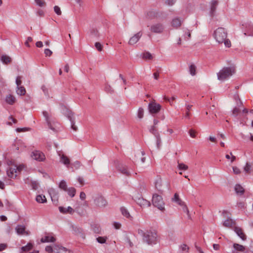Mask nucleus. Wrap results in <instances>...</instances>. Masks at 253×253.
<instances>
[{
  "mask_svg": "<svg viewBox=\"0 0 253 253\" xmlns=\"http://www.w3.org/2000/svg\"><path fill=\"white\" fill-rule=\"evenodd\" d=\"M213 37L218 43H224L225 46L227 47L231 46V42L227 39V33L224 28L222 27L217 28L213 32Z\"/></svg>",
  "mask_w": 253,
  "mask_h": 253,
  "instance_id": "nucleus-1",
  "label": "nucleus"
},
{
  "mask_svg": "<svg viewBox=\"0 0 253 253\" xmlns=\"http://www.w3.org/2000/svg\"><path fill=\"white\" fill-rule=\"evenodd\" d=\"M235 72L236 69L234 66L223 67L217 74L218 80L221 81H224L233 76Z\"/></svg>",
  "mask_w": 253,
  "mask_h": 253,
  "instance_id": "nucleus-2",
  "label": "nucleus"
},
{
  "mask_svg": "<svg viewBox=\"0 0 253 253\" xmlns=\"http://www.w3.org/2000/svg\"><path fill=\"white\" fill-rule=\"evenodd\" d=\"M240 27L245 36L253 37V24L251 22H242Z\"/></svg>",
  "mask_w": 253,
  "mask_h": 253,
  "instance_id": "nucleus-3",
  "label": "nucleus"
},
{
  "mask_svg": "<svg viewBox=\"0 0 253 253\" xmlns=\"http://www.w3.org/2000/svg\"><path fill=\"white\" fill-rule=\"evenodd\" d=\"M157 235L154 230H147L143 238V241L148 245L155 244L156 243Z\"/></svg>",
  "mask_w": 253,
  "mask_h": 253,
  "instance_id": "nucleus-4",
  "label": "nucleus"
},
{
  "mask_svg": "<svg viewBox=\"0 0 253 253\" xmlns=\"http://www.w3.org/2000/svg\"><path fill=\"white\" fill-rule=\"evenodd\" d=\"M24 168V165L11 166L7 170V174L11 178H15L17 174Z\"/></svg>",
  "mask_w": 253,
  "mask_h": 253,
  "instance_id": "nucleus-5",
  "label": "nucleus"
},
{
  "mask_svg": "<svg viewBox=\"0 0 253 253\" xmlns=\"http://www.w3.org/2000/svg\"><path fill=\"white\" fill-rule=\"evenodd\" d=\"M152 204L154 206L159 210L163 211L165 210V203L161 196L158 194H154L152 198Z\"/></svg>",
  "mask_w": 253,
  "mask_h": 253,
  "instance_id": "nucleus-6",
  "label": "nucleus"
},
{
  "mask_svg": "<svg viewBox=\"0 0 253 253\" xmlns=\"http://www.w3.org/2000/svg\"><path fill=\"white\" fill-rule=\"evenodd\" d=\"M94 203L97 207L102 208L107 205V202L102 195L98 194L94 197Z\"/></svg>",
  "mask_w": 253,
  "mask_h": 253,
  "instance_id": "nucleus-7",
  "label": "nucleus"
},
{
  "mask_svg": "<svg viewBox=\"0 0 253 253\" xmlns=\"http://www.w3.org/2000/svg\"><path fill=\"white\" fill-rule=\"evenodd\" d=\"M43 116L46 119V123L49 128L53 131H56L57 129L59 128V124L57 123L53 122V123L50 121L48 114L47 112L44 111L42 113Z\"/></svg>",
  "mask_w": 253,
  "mask_h": 253,
  "instance_id": "nucleus-8",
  "label": "nucleus"
},
{
  "mask_svg": "<svg viewBox=\"0 0 253 253\" xmlns=\"http://www.w3.org/2000/svg\"><path fill=\"white\" fill-rule=\"evenodd\" d=\"M154 184L155 188L160 192H163L167 186V184L164 183L162 178L159 176L156 177Z\"/></svg>",
  "mask_w": 253,
  "mask_h": 253,
  "instance_id": "nucleus-9",
  "label": "nucleus"
},
{
  "mask_svg": "<svg viewBox=\"0 0 253 253\" xmlns=\"http://www.w3.org/2000/svg\"><path fill=\"white\" fill-rule=\"evenodd\" d=\"M48 192L53 204L55 205H57L59 199L58 191L53 188H50L48 189Z\"/></svg>",
  "mask_w": 253,
  "mask_h": 253,
  "instance_id": "nucleus-10",
  "label": "nucleus"
},
{
  "mask_svg": "<svg viewBox=\"0 0 253 253\" xmlns=\"http://www.w3.org/2000/svg\"><path fill=\"white\" fill-rule=\"evenodd\" d=\"M161 109L160 104L157 103L155 101L149 103L148 109L151 114H157Z\"/></svg>",
  "mask_w": 253,
  "mask_h": 253,
  "instance_id": "nucleus-11",
  "label": "nucleus"
},
{
  "mask_svg": "<svg viewBox=\"0 0 253 253\" xmlns=\"http://www.w3.org/2000/svg\"><path fill=\"white\" fill-rule=\"evenodd\" d=\"M31 157L37 161H42L45 159V156L43 153L39 151H34L31 154Z\"/></svg>",
  "mask_w": 253,
  "mask_h": 253,
  "instance_id": "nucleus-12",
  "label": "nucleus"
},
{
  "mask_svg": "<svg viewBox=\"0 0 253 253\" xmlns=\"http://www.w3.org/2000/svg\"><path fill=\"white\" fill-rule=\"evenodd\" d=\"M142 33L141 31L138 32L136 34H134L132 37H131L128 41V44L129 45H132L136 43L139 40V39L142 37Z\"/></svg>",
  "mask_w": 253,
  "mask_h": 253,
  "instance_id": "nucleus-13",
  "label": "nucleus"
},
{
  "mask_svg": "<svg viewBox=\"0 0 253 253\" xmlns=\"http://www.w3.org/2000/svg\"><path fill=\"white\" fill-rule=\"evenodd\" d=\"M150 30L153 33H161L164 30V26L160 23L155 24L151 26Z\"/></svg>",
  "mask_w": 253,
  "mask_h": 253,
  "instance_id": "nucleus-14",
  "label": "nucleus"
},
{
  "mask_svg": "<svg viewBox=\"0 0 253 253\" xmlns=\"http://www.w3.org/2000/svg\"><path fill=\"white\" fill-rule=\"evenodd\" d=\"M135 201L136 203L142 208L149 207L150 206V202L142 197H138Z\"/></svg>",
  "mask_w": 253,
  "mask_h": 253,
  "instance_id": "nucleus-15",
  "label": "nucleus"
},
{
  "mask_svg": "<svg viewBox=\"0 0 253 253\" xmlns=\"http://www.w3.org/2000/svg\"><path fill=\"white\" fill-rule=\"evenodd\" d=\"M58 155L60 157V162L66 166L67 167H68L70 164L69 158L64 154H61V153H59Z\"/></svg>",
  "mask_w": 253,
  "mask_h": 253,
  "instance_id": "nucleus-16",
  "label": "nucleus"
},
{
  "mask_svg": "<svg viewBox=\"0 0 253 253\" xmlns=\"http://www.w3.org/2000/svg\"><path fill=\"white\" fill-rule=\"evenodd\" d=\"M25 227L23 225H18L16 228L15 230L18 235H26L29 234L28 231L25 230Z\"/></svg>",
  "mask_w": 253,
  "mask_h": 253,
  "instance_id": "nucleus-17",
  "label": "nucleus"
},
{
  "mask_svg": "<svg viewBox=\"0 0 253 253\" xmlns=\"http://www.w3.org/2000/svg\"><path fill=\"white\" fill-rule=\"evenodd\" d=\"M59 210L60 212L64 213V214H66V213L73 214L75 211L70 206L68 207L67 208H65L63 207H59Z\"/></svg>",
  "mask_w": 253,
  "mask_h": 253,
  "instance_id": "nucleus-18",
  "label": "nucleus"
},
{
  "mask_svg": "<svg viewBox=\"0 0 253 253\" xmlns=\"http://www.w3.org/2000/svg\"><path fill=\"white\" fill-rule=\"evenodd\" d=\"M182 22L183 20L181 19L176 17L172 20L171 24L173 28H178L181 26Z\"/></svg>",
  "mask_w": 253,
  "mask_h": 253,
  "instance_id": "nucleus-19",
  "label": "nucleus"
},
{
  "mask_svg": "<svg viewBox=\"0 0 253 253\" xmlns=\"http://www.w3.org/2000/svg\"><path fill=\"white\" fill-rule=\"evenodd\" d=\"M234 231L236 233L239 237L243 240H245L246 239V236L243 232L242 229L238 227H235L234 228Z\"/></svg>",
  "mask_w": 253,
  "mask_h": 253,
  "instance_id": "nucleus-20",
  "label": "nucleus"
},
{
  "mask_svg": "<svg viewBox=\"0 0 253 253\" xmlns=\"http://www.w3.org/2000/svg\"><path fill=\"white\" fill-rule=\"evenodd\" d=\"M13 146L17 150H22L26 147L25 144L21 140H16L13 144Z\"/></svg>",
  "mask_w": 253,
  "mask_h": 253,
  "instance_id": "nucleus-21",
  "label": "nucleus"
},
{
  "mask_svg": "<svg viewBox=\"0 0 253 253\" xmlns=\"http://www.w3.org/2000/svg\"><path fill=\"white\" fill-rule=\"evenodd\" d=\"M218 2L217 0H212L211 2V15L213 16L215 11L216 6H217Z\"/></svg>",
  "mask_w": 253,
  "mask_h": 253,
  "instance_id": "nucleus-22",
  "label": "nucleus"
},
{
  "mask_svg": "<svg viewBox=\"0 0 253 253\" xmlns=\"http://www.w3.org/2000/svg\"><path fill=\"white\" fill-rule=\"evenodd\" d=\"M235 225V222L232 219L228 218L226 219L223 223V225L227 228H232L234 225Z\"/></svg>",
  "mask_w": 253,
  "mask_h": 253,
  "instance_id": "nucleus-23",
  "label": "nucleus"
},
{
  "mask_svg": "<svg viewBox=\"0 0 253 253\" xmlns=\"http://www.w3.org/2000/svg\"><path fill=\"white\" fill-rule=\"evenodd\" d=\"M67 250L65 248L58 245L54 246V253H66Z\"/></svg>",
  "mask_w": 253,
  "mask_h": 253,
  "instance_id": "nucleus-24",
  "label": "nucleus"
},
{
  "mask_svg": "<svg viewBox=\"0 0 253 253\" xmlns=\"http://www.w3.org/2000/svg\"><path fill=\"white\" fill-rule=\"evenodd\" d=\"M5 100L7 104L12 105L15 102L16 99L14 96L8 94L6 96Z\"/></svg>",
  "mask_w": 253,
  "mask_h": 253,
  "instance_id": "nucleus-25",
  "label": "nucleus"
},
{
  "mask_svg": "<svg viewBox=\"0 0 253 253\" xmlns=\"http://www.w3.org/2000/svg\"><path fill=\"white\" fill-rule=\"evenodd\" d=\"M41 241L42 243L54 242L55 241V238L52 236H46L42 238Z\"/></svg>",
  "mask_w": 253,
  "mask_h": 253,
  "instance_id": "nucleus-26",
  "label": "nucleus"
},
{
  "mask_svg": "<svg viewBox=\"0 0 253 253\" xmlns=\"http://www.w3.org/2000/svg\"><path fill=\"white\" fill-rule=\"evenodd\" d=\"M172 201L176 203L180 206H182L183 205V202L179 198V195L177 193H175L173 198L172 199Z\"/></svg>",
  "mask_w": 253,
  "mask_h": 253,
  "instance_id": "nucleus-27",
  "label": "nucleus"
},
{
  "mask_svg": "<svg viewBox=\"0 0 253 253\" xmlns=\"http://www.w3.org/2000/svg\"><path fill=\"white\" fill-rule=\"evenodd\" d=\"M0 60L4 64H7L11 61V58L6 55H2L1 56Z\"/></svg>",
  "mask_w": 253,
  "mask_h": 253,
  "instance_id": "nucleus-28",
  "label": "nucleus"
},
{
  "mask_svg": "<svg viewBox=\"0 0 253 253\" xmlns=\"http://www.w3.org/2000/svg\"><path fill=\"white\" fill-rule=\"evenodd\" d=\"M58 187L61 190H62L64 191H66L68 188L66 182L64 180H61L59 182Z\"/></svg>",
  "mask_w": 253,
  "mask_h": 253,
  "instance_id": "nucleus-29",
  "label": "nucleus"
},
{
  "mask_svg": "<svg viewBox=\"0 0 253 253\" xmlns=\"http://www.w3.org/2000/svg\"><path fill=\"white\" fill-rule=\"evenodd\" d=\"M67 192L68 194L72 198L74 197L76 194V190L74 187H69L65 191Z\"/></svg>",
  "mask_w": 253,
  "mask_h": 253,
  "instance_id": "nucleus-30",
  "label": "nucleus"
},
{
  "mask_svg": "<svg viewBox=\"0 0 253 253\" xmlns=\"http://www.w3.org/2000/svg\"><path fill=\"white\" fill-rule=\"evenodd\" d=\"M36 201L39 203H44L46 202V199L45 196L42 195H39L36 197Z\"/></svg>",
  "mask_w": 253,
  "mask_h": 253,
  "instance_id": "nucleus-31",
  "label": "nucleus"
},
{
  "mask_svg": "<svg viewBox=\"0 0 253 253\" xmlns=\"http://www.w3.org/2000/svg\"><path fill=\"white\" fill-rule=\"evenodd\" d=\"M235 190L237 194H239L240 195H242L244 193V188L240 184H236L235 185Z\"/></svg>",
  "mask_w": 253,
  "mask_h": 253,
  "instance_id": "nucleus-32",
  "label": "nucleus"
},
{
  "mask_svg": "<svg viewBox=\"0 0 253 253\" xmlns=\"http://www.w3.org/2000/svg\"><path fill=\"white\" fill-rule=\"evenodd\" d=\"M189 71L191 76H195L196 74V66L193 64H190L189 67Z\"/></svg>",
  "mask_w": 253,
  "mask_h": 253,
  "instance_id": "nucleus-33",
  "label": "nucleus"
},
{
  "mask_svg": "<svg viewBox=\"0 0 253 253\" xmlns=\"http://www.w3.org/2000/svg\"><path fill=\"white\" fill-rule=\"evenodd\" d=\"M16 93L20 95H23L26 93V90L24 87L22 86H17Z\"/></svg>",
  "mask_w": 253,
  "mask_h": 253,
  "instance_id": "nucleus-34",
  "label": "nucleus"
},
{
  "mask_svg": "<svg viewBox=\"0 0 253 253\" xmlns=\"http://www.w3.org/2000/svg\"><path fill=\"white\" fill-rule=\"evenodd\" d=\"M33 248V245L31 243H29L27 245L22 247L21 248V250L23 252H28L32 250Z\"/></svg>",
  "mask_w": 253,
  "mask_h": 253,
  "instance_id": "nucleus-35",
  "label": "nucleus"
},
{
  "mask_svg": "<svg viewBox=\"0 0 253 253\" xmlns=\"http://www.w3.org/2000/svg\"><path fill=\"white\" fill-rule=\"evenodd\" d=\"M234 249L237 251L244 252L245 248L243 245L235 243L233 244Z\"/></svg>",
  "mask_w": 253,
  "mask_h": 253,
  "instance_id": "nucleus-36",
  "label": "nucleus"
},
{
  "mask_svg": "<svg viewBox=\"0 0 253 253\" xmlns=\"http://www.w3.org/2000/svg\"><path fill=\"white\" fill-rule=\"evenodd\" d=\"M121 211L122 212V214L127 218H129L130 217V215L128 211L125 208L122 207L121 208Z\"/></svg>",
  "mask_w": 253,
  "mask_h": 253,
  "instance_id": "nucleus-37",
  "label": "nucleus"
},
{
  "mask_svg": "<svg viewBox=\"0 0 253 253\" xmlns=\"http://www.w3.org/2000/svg\"><path fill=\"white\" fill-rule=\"evenodd\" d=\"M244 169L246 173H250L252 171V165L249 163H247Z\"/></svg>",
  "mask_w": 253,
  "mask_h": 253,
  "instance_id": "nucleus-38",
  "label": "nucleus"
},
{
  "mask_svg": "<svg viewBox=\"0 0 253 253\" xmlns=\"http://www.w3.org/2000/svg\"><path fill=\"white\" fill-rule=\"evenodd\" d=\"M149 130L150 132L152 133L155 137L160 135L157 130L156 129L155 126H151Z\"/></svg>",
  "mask_w": 253,
  "mask_h": 253,
  "instance_id": "nucleus-39",
  "label": "nucleus"
},
{
  "mask_svg": "<svg viewBox=\"0 0 253 253\" xmlns=\"http://www.w3.org/2000/svg\"><path fill=\"white\" fill-rule=\"evenodd\" d=\"M37 5L40 7H43L46 5V2L44 0H35Z\"/></svg>",
  "mask_w": 253,
  "mask_h": 253,
  "instance_id": "nucleus-40",
  "label": "nucleus"
},
{
  "mask_svg": "<svg viewBox=\"0 0 253 253\" xmlns=\"http://www.w3.org/2000/svg\"><path fill=\"white\" fill-rule=\"evenodd\" d=\"M118 169L122 173L125 174L127 176L129 175V172L128 171L126 167L119 168Z\"/></svg>",
  "mask_w": 253,
  "mask_h": 253,
  "instance_id": "nucleus-41",
  "label": "nucleus"
},
{
  "mask_svg": "<svg viewBox=\"0 0 253 253\" xmlns=\"http://www.w3.org/2000/svg\"><path fill=\"white\" fill-rule=\"evenodd\" d=\"M178 168L179 169L186 170L188 169V167L183 163H178Z\"/></svg>",
  "mask_w": 253,
  "mask_h": 253,
  "instance_id": "nucleus-42",
  "label": "nucleus"
},
{
  "mask_svg": "<svg viewBox=\"0 0 253 253\" xmlns=\"http://www.w3.org/2000/svg\"><path fill=\"white\" fill-rule=\"evenodd\" d=\"M104 89L108 92L113 93L114 92L113 89L112 88L111 85L108 84H106Z\"/></svg>",
  "mask_w": 253,
  "mask_h": 253,
  "instance_id": "nucleus-43",
  "label": "nucleus"
},
{
  "mask_svg": "<svg viewBox=\"0 0 253 253\" xmlns=\"http://www.w3.org/2000/svg\"><path fill=\"white\" fill-rule=\"evenodd\" d=\"M144 110L142 108H139L137 112V117L140 119L143 117Z\"/></svg>",
  "mask_w": 253,
  "mask_h": 253,
  "instance_id": "nucleus-44",
  "label": "nucleus"
},
{
  "mask_svg": "<svg viewBox=\"0 0 253 253\" xmlns=\"http://www.w3.org/2000/svg\"><path fill=\"white\" fill-rule=\"evenodd\" d=\"M143 58L147 60H150L152 59V55L149 52H145L143 53Z\"/></svg>",
  "mask_w": 253,
  "mask_h": 253,
  "instance_id": "nucleus-45",
  "label": "nucleus"
},
{
  "mask_svg": "<svg viewBox=\"0 0 253 253\" xmlns=\"http://www.w3.org/2000/svg\"><path fill=\"white\" fill-rule=\"evenodd\" d=\"M106 239H107L106 237H99L96 238V240L98 243H99L100 244H103V243H105V242L106 241Z\"/></svg>",
  "mask_w": 253,
  "mask_h": 253,
  "instance_id": "nucleus-46",
  "label": "nucleus"
},
{
  "mask_svg": "<svg viewBox=\"0 0 253 253\" xmlns=\"http://www.w3.org/2000/svg\"><path fill=\"white\" fill-rule=\"evenodd\" d=\"M156 138V144L158 149H160L161 147V139L160 135H159L158 136L155 137Z\"/></svg>",
  "mask_w": 253,
  "mask_h": 253,
  "instance_id": "nucleus-47",
  "label": "nucleus"
},
{
  "mask_svg": "<svg viewBox=\"0 0 253 253\" xmlns=\"http://www.w3.org/2000/svg\"><path fill=\"white\" fill-rule=\"evenodd\" d=\"M95 46L96 48L99 51H101L102 50L103 46L100 42H95Z\"/></svg>",
  "mask_w": 253,
  "mask_h": 253,
  "instance_id": "nucleus-48",
  "label": "nucleus"
},
{
  "mask_svg": "<svg viewBox=\"0 0 253 253\" xmlns=\"http://www.w3.org/2000/svg\"><path fill=\"white\" fill-rule=\"evenodd\" d=\"M240 112V109L238 107H235L232 111V115L235 116H237Z\"/></svg>",
  "mask_w": 253,
  "mask_h": 253,
  "instance_id": "nucleus-49",
  "label": "nucleus"
},
{
  "mask_svg": "<svg viewBox=\"0 0 253 253\" xmlns=\"http://www.w3.org/2000/svg\"><path fill=\"white\" fill-rule=\"evenodd\" d=\"M70 120L71 123V127H72V128L73 130L76 131L77 130V129H78V127H77V126H75V122L74 121V120H73L72 119V118H70Z\"/></svg>",
  "mask_w": 253,
  "mask_h": 253,
  "instance_id": "nucleus-50",
  "label": "nucleus"
},
{
  "mask_svg": "<svg viewBox=\"0 0 253 253\" xmlns=\"http://www.w3.org/2000/svg\"><path fill=\"white\" fill-rule=\"evenodd\" d=\"M185 32V35L184 36L185 39L186 40H188V39H190L191 33H190V31L188 29H186Z\"/></svg>",
  "mask_w": 253,
  "mask_h": 253,
  "instance_id": "nucleus-51",
  "label": "nucleus"
},
{
  "mask_svg": "<svg viewBox=\"0 0 253 253\" xmlns=\"http://www.w3.org/2000/svg\"><path fill=\"white\" fill-rule=\"evenodd\" d=\"M54 11L58 15H60L61 14V11L60 8L58 6H55L54 7Z\"/></svg>",
  "mask_w": 253,
  "mask_h": 253,
  "instance_id": "nucleus-52",
  "label": "nucleus"
},
{
  "mask_svg": "<svg viewBox=\"0 0 253 253\" xmlns=\"http://www.w3.org/2000/svg\"><path fill=\"white\" fill-rule=\"evenodd\" d=\"M21 79H22V77L21 76H18L16 78V84L17 87H18L19 86H20L22 84Z\"/></svg>",
  "mask_w": 253,
  "mask_h": 253,
  "instance_id": "nucleus-53",
  "label": "nucleus"
},
{
  "mask_svg": "<svg viewBox=\"0 0 253 253\" xmlns=\"http://www.w3.org/2000/svg\"><path fill=\"white\" fill-rule=\"evenodd\" d=\"M190 136L192 138H195L196 136V131L193 129H190L189 131Z\"/></svg>",
  "mask_w": 253,
  "mask_h": 253,
  "instance_id": "nucleus-54",
  "label": "nucleus"
},
{
  "mask_svg": "<svg viewBox=\"0 0 253 253\" xmlns=\"http://www.w3.org/2000/svg\"><path fill=\"white\" fill-rule=\"evenodd\" d=\"M90 34L94 36L98 37V32L96 29H92L90 31Z\"/></svg>",
  "mask_w": 253,
  "mask_h": 253,
  "instance_id": "nucleus-55",
  "label": "nucleus"
},
{
  "mask_svg": "<svg viewBox=\"0 0 253 253\" xmlns=\"http://www.w3.org/2000/svg\"><path fill=\"white\" fill-rule=\"evenodd\" d=\"M45 250L46 252H47L49 253H51L54 252V247L52 248L50 246H48L46 247Z\"/></svg>",
  "mask_w": 253,
  "mask_h": 253,
  "instance_id": "nucleus-56",
  "label": "nucleus"
},
{
  "mask_svg": "<svg viewBox=\"0 0 253 253\" xmlns=\"http://www.w3.org/2000/svg\"><path fill=\"white\" fill-rule=\"evenodd\" d=\"M44 53L47 56H50L52 54V52L48 48L45 49Z\"/></svg>",
  "mask_w": 253,
  "mask_h": 253,
  "instance_id": "nucleus-57",
  "label": "nucleus"
},
{
  "mask_svg": "<svg viewBox=\"0 0 253 253\" xmlns=\"http://www.w3.org/2000/svg\"><path fill=\"white\" fill-rule=\"evenodd\" d=\"M233 172L236 174H238L241 173L240 169L236 167H233L232 168Z\"/></svg>",
  "mask_w": 253,
  "mask_h": 253,
  "instance_id": "nucleus-58",
  "label": "nucleus"
},
{
  "mask_svg": "<svg viewBox=\"0 0 253 253\" xmlns=\"http://www.w3.org/2000/svg\"><path fill=\"white\" fill-rule=\"evenodd\" d=\"M29 129L28 127H23V128H17L16 130L18 132H24L27 131Z\"/></svg>",
  "mask_w": 253,
  "mask_h": 253,
  "instance_id": "nucleus-59",
  "label": "nucleus"
},
{
  "mask_svg": "<svg viewBox=\"0 0 253 253\" xmlns=\"http://www.w3.org/2000/svg\"><path fill=\"white\" fill-rule=\"evenodd\" d=\"M175 2V0H166L165 3L169 6L172 5Z\"/></svg>",
  "mask_w": 253,
  "mask_h": 253,
  "instance_id": "nucleus-60",
  "label": "nucleus"
},
{
  "mask_svg": "<svg viewBox=\"0 0 253 253\" xmlns=\"http://www.w3.org/2000/svg\"><path fill=\"white\" fill-rule=\"evenodd\" d=\"M181 206L182 207V209H183V211L185 212L187 214H188L189 213V211H188V208H187V207L186 206V205L185 204V203L184 202H183V205L182 206Z\"/></svg>",
  "mask_w": 253,
  "mask_h": 253,
  "instance_id": "nucleus-61",
  "label": "nucleus"
},
{
  "mask_svg": "<svg viewBox=\"0 0 253 253\" xmlns=\"http://www.w3.org/2000/svg\"><path fill=\"white\" fill-rule=\"evenodd\" d=\"M245 203L243 202H239L237 203V207L239 209H243L245 207Z\"/></svg>",
  "mask_w": 253,
  "mask_h": 253,
  "instance_id": "nucleus-62",
  "label": "nucleus"
},
{
  "mask_svg": "<svg viewBox=\"0 0 253 253\" xmlns=\"http://www.w3.org/2000/svg\"><path fill=\"white\" fill-rule=\"evenodd\" d=\"M72 228L73 230L74 231L76 234H78V233H80L81 232V229L76 226H73Z\"/></svg>",
  "mask_w": 253,
  "mask_h": 253,
  "instance_id": "nucleus-63",
  "label": "nucleus"
},
{
  "mask_svg": "<svg viewBox=\"0 0 253 253\" xmlns=\"http://www.w3.org/2000/svg\"><path fill=\"white\" fill-rule=\"evenodd\" d=\"M80 198L82 200H85L86 198V195L84 192H81L80 194Z\"/></svg>",
  "mask_w": 253,
  "mask_h": 253,
  "instance_id": "nucleus-64",
  "label": "nucleus"
}]
</instances>
